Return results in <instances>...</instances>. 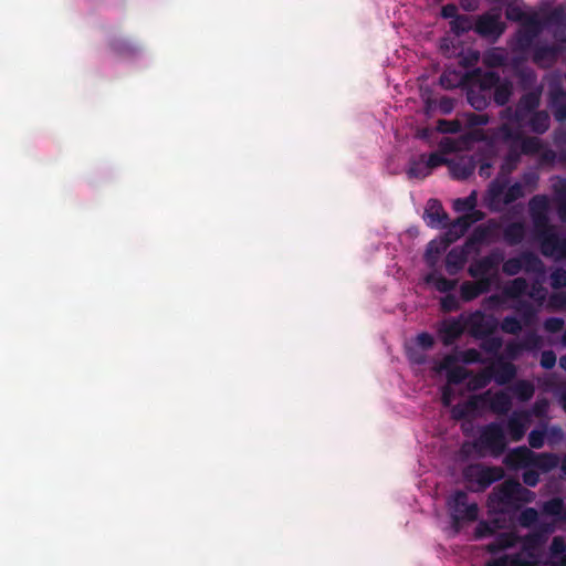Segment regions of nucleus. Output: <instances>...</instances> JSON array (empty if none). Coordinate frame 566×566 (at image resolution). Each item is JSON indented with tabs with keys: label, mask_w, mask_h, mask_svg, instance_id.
Returning a JSON list of instances; mask_svg holds the SVG:
<instances>
[{
	"label": "nucleus",
	"mask_w": 566,
	"mask_h": 566,
	"mask_svg": "<svg viewBox=\"0 0 566 566\" xmlns=\"http://www.w3.org/2000/svg\"><path fill=\"white\" fill-rule=\"evenodd\" d=\"M554 526L549 523H539L528 534L521 536L522 548L513 554L512 566H536L542 557L545 544Z\"/></svg>",
	"instance_id": "obj_1"
},
{
	"label": "nucleus",
	"mask_w": 566,
	"mask_h": 566,
	"mask_svg": "<svg viewBox=\"0 0 566 566\" xmlns=\"http://www.w3.org/2000/svg\"><path fill=\"white\" fill-rule=\"evenodd\" d=\"M535 493L524 488L517 480L507 479L496 485L489 495L490 503L499 511L518 510L523 504L531 503Z\"/></svg>",
	"instance_id": "obj_2"
},
{
	"label": "nucleus",
	"mask_w": 566,
	"mask_h": 566,
	"mask_svg": "<svg viewBox=\"0 0 566 566\" xmlns=\"http://www.w3.org/2000/svg\"><path fill=\"white\" fill-rule=\"evenodd\" d=\"M472 449L479 458L492 457L494 459L503 455L509 446L503 424L492 421L480 427L478 437L472 441Z\"/></svg>",
	"instance_id": "obj_3"
},
{
	"label": "nucleus",
	"mask_w": 566,
	"mask_h": 566,
	"mask_svg": "<svg viewBox=\"0 0 566 566\" xmlns=\"http://www.w3.org/2000/svg\"><path fill=\"white\" fill-rule=\"evenodd\" d=\"M541 252L546 258L566 259V237H560L549 223L548 213L531 216Z\"/></svg>",
	"instance_id": "obj_4"
},
{
	"label": "nucleus",
	"mask_w": 566,
	"mask_h": 566,
	"mask_svg": "<svg viewBox=\"0 0 566 566\" xmlns=\"http://www.w3.org/2000/svg\"><path fill=\"white\" fill-rule=\"evenodd\" d=\"M506 181L494 180L490 184L486 192V206L491 211L500 212L505 206H509L520 198H523L525 192L521 182H515L506 188Z\"/></svg>",
	"instance_id": "obj_5"
},
{
	"label": "nucleus",
	"mask_w": 566,
	"mask_h": 566,
	"mask_svg": "<svg viewBox=\"0 0 566 566\" xmlns=\"http://www.w3.org/2000/svg\"><path fill=\"white\" fill-rule=\"evenodd\" d=\"M462 474L469 484L475 485V491H484L503 479L504 470L501 467L472 463L463 469Z\"/></svg>",
	"instance_id": "obj_6"
},
{
	"label": "nucleus",
	"mask_w": 566,
	"mask_h": 566,
	"mask_svg": "<svg viewBox=\"0 0 566 566\" xmlns=\"http://www.w3.org/2000/svg\"><path fill=\"white\" fill-rule=\"evenodd\" d=\"M450 517L454 527H459L462 522H474L479 516V506L476 503H469L467 492L458 490L448 500Z\"/></svg>",
	"instance_id": "obj_7"
},
{
	"label": "nucleus",
	"mask_w": 566,
	"mask_h": 566,
	"mask_svg": "<svg viewBox=\"0 0 566 566\" xmlns=\"http://www.w3.org/2000/svg\"><path fill=\"white\" fill-rule=\"evenodd\" d=\"M506 24L496 10L486 11L474 20V32L482 39L495 43L505 32Z\"/></svg>",
	"instance_id": "obj_8"
},
{
	"label": "nucleus",
	"mask_w": 566,
	"mask_h": 566,
	"mask_svg": "<svg viewBox=\"0 0 566 566\" xmlns=\"http://www.w3.org/2000/svg\"><path fill=\"white\" fill-rule=\"evenodd\" d=\"M542 260L532 251H523L517 256L504 259L502 262V271L505 275L514 276L521 271L526 273H541L543 272Z\"/></svg>",
	"instance_id": "obj_9"
},
{
	"label": "nucleus",
	"mask_w": 566,
	"mask_h": 566,
	"mask_svg": "<svg viewBox=\"0 0 566 566\" xmlns=\"http://www.w3.org/2000/svg\"><path fill=\"white\" fill-rule=\"evenodd\" d=\"M504 258V251L495 248L483 258L473 261L468 269V273L472 277H492L493 281L499 275V269Z\"/></svg>",
	"instance_id": "obj_10"
},
{
	"label": "nucleus",
	"mask_w": 566,
	"mask_h": 566,
	"mask_svg": "<svg viewBox=\"0 0 566 566\" xmlns=\"http://www.w3.org/2000/svg\"><path fill=\"white\" fill-rule=\"evenodd\" d=\"M544 22L536 13L531 14L515 34L516 50L520 52L532 51L537 43L535 40L544 29Z\"/></svg>",
	"instance_id": "obj_11"
},
{
	"label": "nucleus",
	"mask_w": 566,
	"mask_h": 566,
	"mask_svg": "<svg viewBox=\"0 0 566 566\" xmlns=\"http://www.w3.org/2000/svg\"><path fill=\"white\" fill-rule=\"evenodd\" d=\"M464 319L465 329L470 336L478 339L494 334L497 328V321L493 316H486L481 310H476L469 315H460Z\"/></svg>",
	"instance_id": "obj_12"
},
{
	"label": "nucleus",
	"mask_w": 566,
	"mask_h": 566,
	"mask_svg": "<svg viewBox=\"0 0 566 566\" xmlns=\"http://www.w3.org/2000/svg\"><path fill=\"white\" fill-rule=\"evenodd\" d=\"M547 105L555 120L566 122V90L559 76H552L548 80Z\"/></svg>",
	"instance_id": "obj_13"
},
{
	"label": "nucleus",
	"mask_w": 566,
	"mask_h": 566,
	"mask_svg": "<svg viewBox=\"0 0 566 566\" xmlns=\"http://www.w3.org/2000/svg\"><path fill=\"white\" fill-rule=\"evenodd\" d=\"M448 160L439 153L420 155L419 158H411L407 169L409 179H423L430 175L431 170L447 164Z\"/></svg>",
	"instance_id": "obj_14"
},
{
	"label": "nucleus",
	"mask_w": 566,
	"mask_h": 566,
	"mask_svg": "<svg viewBox=\"0 0 566 566\" xmlns=\"http://www.w3.org/2000/svg\"><path fill=\"white\" fill-rule=\"evenodd\" d=\"M563 52V44H546L537 42L532 50V61L539 69H551L558 62V59Z\"/></svg>",
	"instance_id": "obj_15"
},
{
	"label": "nucleus",
	"mask_w": 566,
	"mask_h": 566,
	"mask_svg": "<svg viewBox=\"0 0 566 566\" xmlns=\"http://www.w3.org/2000/svg\"><path fill=\"white\" fill-rule=\"evenodd\" d=\"M544 87H537L533 92H526L521 95L515 105V123L524 125L527 117L539 111Z\"/></svg>",
	"instance_id": "obj_16"
},
{
	"label": "nucleus",
	"mask_w": 566,
	"mask_h": 566,
	"mask_svg": "<svg viewBox=\"0 0 566 566\" xmlns=\"http://www.w3.org/2000/svg\"><path fill=\"white\" fill-rule=\"evenodd\" d=\"M464 80L476 88L490 93L501 82V76L497 72L482 71V69L476 67L467 73Z\"/></svg>",
	"instance_id": "obj_17"
},
{
	"label": "nucleus",
	"mask_w": 566,
	"mask_h": 566,
	"mask_svg": "<svg viewBox=\"0 0 566 566\" xmlns=\"http://www.w3.org/2000/svg\"><path fill=\"white\" fill-rule=\"evenodd\" d=\"M530 422L531 412L527 410H516L510 416L506 428L513 442H518L524 438Z\"/></svg>",
	"instance_id": "obj_18"
},
{
	"label": "nucleus",
	"mask_w": 566,
	"mask_h": 566,
	"mask_svg": "<svg viewBox=\"0 0 566 566\" xmlns=\"http://www.w3.org/2000/svg\"><path fill=\"white\" fill-rule=\"evenodd\" d=\"M465 323L463 318H451L444 321L438 329V336L441 343L448 347L458 340L464 333Z\"/></svg>",
	"instance_id": "obj_19"
},
{
	"label": "nucleus",
	"mask_w": 566,
	"mask_h": 566,
	"mask_svg": "<svg viewBox=\"0 0 566 566\" xmlns=\"http://www.w3.org/2000/svg\"><path fill=\"white\" fill-rule=\"evenodd\" d=\"M474 282L465 281L460 286V297L464 302L475 300L482 294L488 293L492 286V277H476Z\"/></svg>",
	"instance_id": "obj_20"
},
{
	"label": "nucleus",
	"mask_w": 566,
	"mask_h": 566,
	"mask_svg": "<svg viewBox=\"0 0 566 566\" xmlns=\"http://www.w3.org/2000/svg\"><path fill=\"white\" fill-rule=\"evenodd\" d=\"M489 395H491L490 390L481 395H473L463 403H457L451 410L452 418L454 420H464L469 418L481 408V402H485Z\"/></svg>",
	"instance_id": "obj_21"
},
{
	"label": "nucleus",
	"mask_w": 566,
	"mask_h": 566,
	"mask_svg": "<svg viewBox=\"0 0 566 566\" xmlns=\"http://www.w3.org/2000/svg\"><path fill=\"white\" fill-rule=\"evenodd\" d=\"M424 219L431 228H446L449 216L438 199H429L424 209Z\"/></svg>",
	"instance_id": "obj_22"
},
{
	"label": "nucleus",
	"mask_w": 566,
	"mask_h": 566,
	"mask_svg": "<svg viewBox=\"0 0 566 566\" xmlns=\"http://www.w3.org/2000/svg\"><path fill=\"white\" fill-rule=\"evenodd\" d=\"M457 361V356L447 355L439 366V370L447 371V380L450 385H460L468 379L471 373L462 366H453Z\"/></svg>",
	"instance_id": "obj_23"
},
{
	"label": "nucleus",
	"mask_w": 566,
	"mask_h": 566,
	"mask_svg": "<svg viewBox=\"0 0 566 566\" xmlns=\"http://www.w3.org/2000/svg\"><path fill=\"white\" fill-rule=\"evenodd\" d=\"M533 451L525 446L511 449L504 457L503 463L512 470L530 468Z\"/></svg>",
	"instance_id": "obj_24"
},
{
	"label": "nucleus",
	"mask_w": 566,
	"mask_h": 566,
	"mask_svg": "<svg viewBox=\"0 0 566 566\" xmlns=\"http://www.w3.org/2000/svg\"><path fill=\"white\" fill-rule=\"evenodd\" d=\"M472 251L463 244L462 247L452 248L446 256V270L450 275L460 272L468 261V256Z\"/></svg>",
	"instance_id": "obj_25"
},
{
	"label": "nucleus",
	"mask_w": 566,
	"mask_h": 566,
	"mask_svg": "<svg viewBox=\"0 0 566 566\" xmlns=\"http://www.w3.org/2000/svg\"><path fill=\"white\" fill-rule=\"evenodd\" d=\"M485 405L496 415H506L512 408V398L507 392L500 390L492 397L489 395L485 402H481V406Z\"/></svg>",
	"instance_id": "obj_26"
},
{
	"label": "nucleus",
	"mask_w": 566,
	"mask_h": 566,
	"mask_svg": "<svg viewBox=\"0 0 566 566\" xmlns=\"http://www.w3.org/2000/svg\"><path fill=\"white\" fill-rule=\"evenodd\" d=\"M521 536L514 532H504L496 535L495 539L485 547L490 554H497L501 551L512 548L520 543Z\"/></svg>",
	"instance_id": "obj_27"
},
{
	"label": "nucleus",
	"mask_w": 566,
	"mask_h": 566,
	"mask_svg": "<svg viewBox=\"0 0 566 566\" xmlns=\"http://www.w3.org/2000/svg\"><path fill=\"white\" fill-rule=\"evenodd\" d=\"M518 88L526 92H533L537 87H544L538 83L537 74L531 67H521L515 71Z\"/></svg>",
	"instance_id": "obj_28"
},
{
	"label": "nucleus",
	"mask_w": 566,
	"mask_h": 566,
	"mask_svg": "<svg viewBox=\"0 0 566 566\" xmlns=\"http://www.w3.org/2000/svg\"><path fill=\"white\" fill-rule=\"evenodd\" d=\"M524 124H526L534 134L543 135L549 129L551 117L547 111L541 109L530 115Z\"/></svg>",
	"instance_id": "obj_29"
},
{
	"label": "nucleus",
	"mask_w": 566,
	"mask_h": 566,
	"mask_svg": "<svg viewBox=\"0 0 566 566\" xmlns=\"http://www.w3.org/2000/svg\"><path fill=\"white\" fill-rule=\"evenodd\" d=\"M497 385L509 384L516 375V367L510 361H499L496 366L489 369Z\"/></svg>",
	"instance_id": "obj_30"
},
{
	"label": "nucleus",
	"mask_w": 566,
	"mask_h": 566,
	"mask_svg": "<svg viewBox=\"0 0 566 566\" xmlns=\"http://www.w3.org/2000/svg\"><path fill=\"white\" fill-rule=\"evenodd\" d=\"M559 463V458L555 453L549 452H543V453H535L533 451V457L531 461V467H534L542 472H549L554 470Z\"/></svg>",
	"instance_id": "obj_31"
},
{
	"label": "nucleus",
	"mask_w": 566,
	"mask_h": 566,
	"mask_svg": "<svg viewBox=\"0 0 566 566\" xmlns=\"http://www.w3.org/2000/svg\"><path fill=\"white\" fill-rule=\"evenodd\" d=\"M467 101L474 109L483 111L491 103V94L470 84L467 90Z\"/></svg>",
	"instance_id": "obj_32"
},
{
	"label": "nucleus",
	"mask_w": 566,
	"mask_h": 566,
	"mask_svg": "<svg viewBox=\"0 0 566 566\" xmlns=\"http://www.w3.org/2000/svg\"><path fill=\"white\" fill-rule=\"evenodd\" d=\"M468 219H469L468 217L462 214L450 223L447 232L444 233V238L447 239V244H451L452 242L457 241L462 235H464V233L471 227Z\"/></svg>",
	"instance_id": "obj_33"
},
{
	"label": "nucleus",
	"mask_w": 566,
	"mask_h": 566,
	"mask_svg": "<svg viewBox=\"0 0 566 566\" xmlns=\"http://www.w3.org/2000/svg\"><path fill=\"white\" fill-rule=\"evenodd\" d=\"M491 235V229L486 226H478L465 241V247L472 252H479V245L486 242Z\"/></svg>",
	"instance_id": "obj_34"
},
{
	"label": "nucleus",
	"mask_w": 566,
	"mask_h": 566,
	"mask_svg": "<svg viewBox=\"0 0 566 566\" xmlns=\"http://www.w3.org/2000/svg\"><path fill=\"white\" fill-rule=\"evenodd\" d=\"M525 237V227L522 222H512L503 230V238L510 245L520 244Z\"/></svg>",
	"instance_id": "obj_35"
},
{
	"label": "nucleus",
	"mask_w": 566,
	"mask_h": 566,
	"mask_svg": "<svg viewBox=\"0 0 566 566\" xmlns=\"http://www.w3.org/2000/svg\"><path fill=\"white\" fill-rule=\"evenodd\" d=\"M513 95V84L509 80H501L493 92V102L496 106H505Z\"/></svg>",
	"instance_id": "obj_36"
},
{
	"label": "nucleus",
	"mask_w": 566,
	"mask_h": 566,
	"mask_svg": "<svg viewBox=\"0 0 566 566\" xmlns=\"http://www.w3.org/2000/svg\"><path fill=\"white\" fill-rule=\"evenodd\" d=\"M543 513L556 517L558 521L566 522V506L563 499L553 497L543 504Z\"/></svg>",
	"instance_id": "obj_37"
},
{
	"label": "nucleus",
	"mask_w": 566,
	"mask_h": 566,
	"mask_svg": "<svg viewBox=\"0 0 566 566\" xmlns=\"http://www.w3.org/2000/svg\"><path fill=\"white\" fill-rule=\"evenodd\" d=\"M426 282L428 284H432L437 291L447 294L454 290L458 284L457 280L447 279L443 275L436 272L429 273L426 276Z\"/></svg>",
	"instance_id": "obj_38"
},
{
	"label": "nucleus",
	"mask_w": 566,
	"mask_h": 566,
	"mask_svg": "<svg viewBox=\"0 0 566 566\" xmlns=\"http://www.w3.org/2000/svg\"><path fill=\"white\" fill-rule=\"evenodd\" d=\"M518 151L521 155H536L543 149L542 140L535 136H524L522 134L520 140L517 142Z\"/></svg>",
	"instance_id": "obj_39"
},
{
	"label": "nucleus",
	"mask_w": 566,
	"mask_h": 566,
	"mask_svg": "<svg viewBox=\"0 0 566 566\" xmlns=\"http://www.w3.org/2000/svg\"><path fill=\"white\" fill-rule=\"evenodd\" d=\"M521 156L517 145L511 144L501 165V172L509 175L514 171L521 161Z\"/></svg>",
	"instance_id": "obj_40"
},
{
	"label": "nucleus",
	"mask_w": 566,
	"mask_h": 566,
	"mask_svg": "<svg viewBox=\"0 0 566 566\" xmlns=\"http://www.w3.org/2000/svg\"><path fill=\"white\" fill-rule=\"evenodd\" d=\"M450 29L457 36H462L469 31H474V20L467 14H459L455 19L450 21Z\"/></svg>",
	"instance_id": "obj_41"
},
{
	"label": "nucleus",
	"mask_w": 566,
	"mask_h": 566,
	"mask_svg": "<svg viewBox=\"0 0 566 566\" xmlns=\"http://www.w3.org/2000/svg\"><path fill=\"white\" fill-rule=\"evenodd\" d=\"M510 390L520 401L525 402L531 400L534 396L535 387L530 380L522 379L513 384Z\"/></svg>",
	"instance_id": "obj_42"
},
{
	"label": "nucleus",
	"mask_w": 566,
	"mask_h": 566,
	"mask_svg": "<svg viewBox=\"0 0 566 566\" xmlns=\"http://www.w3.org/2000/svg\"><path fill=\"white\" fill-rule=\"evenodd\" d=\"M449 244H447V239L444 238L442 242H437L434 240L430 241L427 245L424 259L429 265H434L438 261L441 253L447 249Z\"/></svg>",
	"instance_id": "obj_43"
},
{
	"label": "nucleus",
	"mask_w": 566,
	"mask_h": 566,
	"mask_svg": "<svg viewBox=\"0 0 566 566\" xmlns=\"http://www.w3.org/2000/svg\"><path fill=\"white\" fill-rule=\"evenodd\" d=\"M531 216L548 213L549 199L546 195H536L528 202Z\"/></svg>",
	"instance_id": "obj_44"
},
{
	"label": "nucleus",
	"mask_w": 566,
	"mask_h": 566,
	"mask_svg": "<svg viewBox=\"0 0 566 566\" xmlns=\"http://www.w3.org/2000/svg\"><path fill=\"white\" fill-rule=\"evenodd\" d=\"M515 311L520 314L524 325H532L536 318V310L528 301H520L515 306Z\"/></svg>",
	"instance_id": "obj_45"
},
{
	"label": "nucleus",
	"mask_w": 566,
	"mask_h": 566,
	"mask_svg": "<svg viewBox=\"0 0 566 566\" xmlns=\"http://www.w3.org/2000/svg\"><path fill=\"white\" fill-rule=\"evenodd\" d=\"M491 379L492 374L489 370L481 371L469 379L468 389L471 391L483 389L491 382Z\"/></svg>",
	"instance_id": "obj_46"
},
{
	"label": "nucleus",
	"mask_w": 566,
	"mask_h": 566,
	"mask_svg": "<svg viewBox=\"0 0 566 566\" xmlns=\"http://www.w3.org/2000/svg\"><path fill=\"white\" fill-rule=\"evenodd\" d=\"M476 203H478V198H476V192L475 191H472L468 197L465 198H458L453 201V209L457 211V212H464V213H468L470 212L471 210H473V208L476 207Z\"/></svg>",
	"instance_id": "obj_47"
},
{
	"label": "nucleus",
	"mask_w": 566,
	"mask_h": 566,
	"mask_svg": "<svg viewBox=\"0 0 566 566\" xmlns=\"http://www.w3.org/2000/svg\"><path fill=\"white\" fill-rule=\"evenodd\" d=\"M481 340L480 348L488 354H496L503 346V339L500 336H484Z\"/></svg>",
	"instance_id": "obj_48"
},
{
	"label": "nucleus",
	"mask_w": 566,
	"mask_h": 566,
	"mask_svg": "<svg viewBox=\"0 0 566 566\" xmlns=\"http://www.w3.org/2000/svg\"><path fill=\"white\" fill-rule=\"evenodd\" d=\"M537 521L538 512L534 507L524 509L517 517L518 525L524 528L536 526Z\"/></svg>",
	"instance_id": "obj_49"
},
{
	"label": "nucleus",
	"mask_w": 566,
	"mask_h": 566,
	"mask_svg": "<svg viewBox=\"0 0 566 566\" xmlns=\"http://www.w3.org/2000/svg\"><path fill=\"white\" fill-rule=\"evenodd\" d=\"M499 134L504 143L516 144L522 136V132L514 129L511 125L504 123L499 127Z\"/></svg>",
	"instance_id": "obj_50"
},
{
	"label": "nucleus",
	"mask_w": 566,
	"mask_h": 566,
	"mask_svg": "<svg viewBox=\"0 0 566 566\" xmlns=\"http://www.w3.org/2000/svg\"><path fill=\"white\" fill-rule=\"evenodd\" d=\"M527 286V282L524 277H516L505 289V294L511 298H516L526 292Z\"/></svg>",
	"instance_id": "obj_51"
},
{
	"label": "nucleus",
	"mask_w": 566,
	"mask_h": 566,
	"mask_svg": "<svg viewBox=\"0 0 566 566\" xmlns=\"http://www.w3.org/2000/svg\"><path fill=\"white\" fill-rule=\"evenodd\" d=\"M544 25H562L566 24V8L558 6L554 8L545 18Z\"/></svg>",
	"instance_id": "obj_52"
},
{
	"label": "nucleus",
	"mask_w": 566,
	"mask_h": 566,
	"mask_svg": "<svg viewBox=\"0 0 566 566\" xmlns=\"http://www.w3.org/2000/svg\"><path fill=\"white\" fill-rule=\"evenodd\" d=\"M501 329L511 335H517L522 331V322L515 316H505L501 322Z\"/></svg>",
	"instance_id": "obj_53"
},
{
	"label": "nucleus",
	"mask_w": 566,
	"mask_h": 566,
	"mask_svg": "<svg viewBox=\"0 0 566 566\" xmlns=\"http://www.w3.org/2000/svg\"><path fill=\"white\" fill-rule=\"evenodd\" d=\"M530 15L531 14H526L518 6L513 3L507 4L505 9L506 19L514 22H521V24H523Z\"/></svg>",
	"instance_id": "obj_54"
},
{
	"label": "nucleus",
	"mask_w": 566,
	"mask_h": 566,
	"mask_svg": "<svg viewBox=\"0 0 566 566\" xmlns=\"http://www.w3.org/2000/svg\"><path fill=\"white\" fill-rule=\"evenodd\" d=\"M462 82H467L463 80H458V74L454 72H443L439 77L440 85L446 90H452L459 86Z\"/></svg>",
	"instance_id": "obj_55"
},
{
	"label": "nucleus",
	"mask_w": 566,
	"mask_h": 566,
	"mask_svg": "<svg viewBox=\"0 0 566 566\" xmlns=\"http://www.w3.org/2000/svg\"><path fill=\"white\" fill-rule=\"evenodd\" d=\"M457 360H461L464 364H478L482 363V355L475 348H468L459 353Z\"/></svg>",
	"instance_id": "obj_56"
},
{
	"label": "nucleus",
	"mask_w": 566,
	"mask_h": 566,
	"mask_svg": "<svg viewBox=\"0 0 566 566\" xmlns=\"http://www.w3.org/2000/svg\"><path fill=\"white\" fill-rule=\"evenodd\" d=\"M520 342L524 350L538 349L542 345V338L535 332L526 333Z\"/></svg>",
	"instance_id": "obj_57"
},
{
	"label": "nucleus",
	"mask_w": 566,
	"mask_h": 566,
	"mask_svg": "<svg viewBox=\"0 0 566 566\" xmlns=\"http://www.w3.org/2000/svg\"><path fill=\"white\" fill-rule=\"evenodd\" d=\"M546 438V428L544 429H533L528 433V444L533 449H541L545 443Z\"/></svg>",
	"instance_id": "obj_58"
},
{
	"label": "nucleus",
	"mask_w": 566,
	"mask_h": 566,
	"mask_svg": "<svg viewBox=\"0 0 566 566\" xmlns=\"http://www.w3.org/2000/svg\"><path fill=\"white\" fill-rule=\"evenodd\" d=\"M451 174L455 179H467L472 172L473 167L471 165L454 163L450 167Z\"/></svg>",
	"instance_id": "obj_59"
},
{
	"label": "nucleus",
	"mask_w": 566,
	"mask_h": 566,
	"mask_svg": "<svg viewBox=\"0 0 566 566\" xmlns=\"http://www.w3.org/2000/svg\"><path fill=\"white\" fill-rule=\"evenodd\" d=\"M441 310L444 313L455 312L460 308V304L454 294L448 293L440 301Z\"/></svg>",
	"instance_id": "obj_60"
},
{
	"label": "nucleus",
	"mask_w": 566,
	"mask_h": 566,
	"mask_svg": "<svg viewBox=\"0 0 566 566\" xmlns=\"http://www.w3.org/2000/svg\"><path fill=\"white\" fill-rule=\"evenodd\" d=\"M551 285L553 289H562L566 286V270L559 268L551 274Z\"/></svg>",
	"instance_id": "obj_61"
},
{
	"label": "nucleus",
	"mask_w": 566,
	"mask_h": 566,
	"mask_svg": "<svg viewBox=\"0 0 566 566\" xmlns=\"http://www.w3.org/2000/svg\"><path fill=\"white\" fill-rule=\"evenodd\" d=\"M495 533V528L488 522L481 521L474 532L475 538L480 539L483 537L492 536Z\"/></svg>",
	"instance_id": "obj_62"
},
{
	"label": "nucleus",
	"mask_w": 566,
	"mask_h": 566,
	"mask_svg": "<svg viewBox=\"0 0 566 566\" xmlns=\"http://www.w3.org/2000/svg\"><path fill=\"white\" fill-rule=\"evenodd\" d=\"M564 327V319L560 317H548L544 322V328L548 333H558Z\"/></svg>",
	"instance_id": "obj_63"
},
{
	"label": "nucleus",
	"mask_w": 566,
	"mask_h": 566,
	"mask_svg": "<svg viewBox=\"0 0 566 566\" xmlns=\"http://www.w3.org/2000/svg\"><path fill=\"white\" fill-rule=\"evenodd\" d=\"M557 214L560 221L566 222V190L557 191Z\"/></svg>",
	"instance_id": "obj_64"
}]
</instances>
